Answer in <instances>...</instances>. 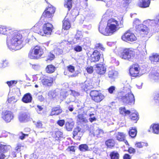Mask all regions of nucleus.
Listing matches in <instances>:
<instances>
[{
    "instance_id": "338daca9",
    "label": "nucleus",
    "mask_w": 159,
    "mask_h": 159,
    "mask_svg": "<svg viewBox=\"0 0 159 159\" xmlns=\"http://www.w3.org/2000/svg\"><path fill=\"white\" fill-rule=\"evenodd\" d=\"M154 99L156 102H159V93L155 95Z\"/></svg>"
},
{
    "instance_id": "2f4dec72",
    "label": "nucleus",
    "mask_w": 159,
    "mask_h": 159,
    "mask_svg": "<svg viewBox=\"0 0 159 159\" xmlns=\"http://www.w3.org/2000/svg\"><path fill=\"white\" fill-rule=\"evenodd\" d=\"M150 129L152 130L154 133L159 134V124H155L152 126L151 125Z\"/></svg>"
},
{
    "instance_id": "774afa93",
    "label": "nucleus",
    "mask_w": 159,
    "mask_h": 159,
    "mask_svg": "<svg viewBox=\"0 0 159 159\" xmlns=\"http://www.w3.org/2000/svg\"><path fill=\"white\" fill-rule=\"evenodd\" d=\"M128 152L130 153H134L136 152L135 149L132 148L130 147L128 149Z\"/></svg>"
},
{
    "instance_id": "aec40b11",
    "label": "nucleus",
    "mask_w": 159,
    "mask_h": 159,
    "mask_svg": "<svg viewBox=\"0 0 159 159\" xmlns=\"http://www.w3.org/2000/svg\"><path fill=\"white\" fill-rule=\"evenodd\" d=\"M151 0H139L138 6L140 7L145 8L149 7Z\"/></svg>"
},
{
    "instance_id": "20e7f679",
    "label": "nucleus",
    "mask_w": 159,
    "mask_h": 159,
    "mask_svg": "<svg viewBox=\"0 0 159 159\" xmlns=\"http://www.w3.org/2000/svg\"><path fill=\"white\" fill-rule=\"evenodd\" d=\"M44 21L40 22L41 25L39 24V22L38 23L35 24L33 27V29L34 31L36 33L39 34L41 36H43L44 34L47 35H50L53 29V25L52 24L49 23H47L44 24L43 30L42 31L39 29V26H41L43 23Z\"/></svg>"
},
{
    "instance_id": "423d86ee",
    "label": "nucleus",
    "mask_w": 159,
    "mask_h": 159,
    "mask_svg": "<svg viewBox=\"0 0 159 159\" xmlns=\"http://www.w3.org/2000/svg\"><path fill=\"white\" fill-rule=\"evenodd\" d=\"M43 49L41 47L36 46L32 48L29 53L28 57L31 59H38L43 54Z\"/></svg>"
},
{
    "instance_id": "13d9d810",
    "label": "nucleus",
    "mask_w": 159,
    "mask_h": 159,
    "mask_svg": "<svg viewBox=\"0 0 159 159\" xmlns=\"http://www.w3.org/2000/svg\"><path fill=\"white\" fill-rule=\"evenodd\" d=\"M74 50L77 52H80L82 50V48L80 46L76 45L74 48Z\"/></svg>"
},
{
    "instance_id": "603ef678",
    "label": "nucleus",
    "mask_w": 159,
    "mask_h": 159,
    "mask_svg": "<svg viewBox=\"0 0 159 159\" xmlns=\"http://www.w3.org/2000/svg\"><path fill=\"white\" fill-rule=\"evenodd\" d=\"M19 138L21 140H23L26 137H27L28 136V134H24L22 132H21L19 134Z\"/></svg>"
},
{
    "instance_id": "7c9ffc66",
    "label": "nucleus",
    "mask_w": 159,
    "mask_h": 159,
    "mask_svg": "<svg viewBox=\"0 0 159 159\" xmlns=\"http://www.w3.org/2000/svg\"><path fill=\"white\" fill-rule=\"evenodd\" d=\"M150 60L153 63L159 62V54H153L150 57Z\"/></svg>"
},
{
    "instance_id": "c756f323",
    "label": "nucleus",
    "mask_w": 159,
    "mask_h": 159,
    "mask_svg": "<svg viewBox=\"0 0 159 159\" xmlns=\"http://www.w3.org/2000/svg\"><path fill=\"white\" fill-rule=\"evenodd\" d=\"M70 27V24L68 18H65L63 21V29L64 30H68Z\"/></svg>"
},
{
    "instance_id": "0e129e2a",
    "label": "nucleus",
    "mask_w": 159,
    "mask_h": 159,
    "mask_svg": "<svg viewBox=\"0 0 159 159\" xmlns=\"http://www.w3.org/2000/svg\"><path fill=\"white\" fill-rule=\"evenodd\" d=\"M43 108L41 106L38 105L36 108V109L38 113H40L41 111H42Z\"/></svg>"
},
{
    "instance_id": "72a5a7b5",
    "label": "nucleus",
    "mask_w": 159,
    "mask_h": 159,
    "mask_svg": "<svg viewBox=\"0 0 159 159\" xmlns=\"http://www.w3.org/2000/svg\"><path fill=\"white\" fill-rule=\"evenodd\" d=\"M134 145L135 148H143L144 146H148V144L147 143L136 142L135 143Z\"/></svg>"
},
{
    "instance_id": "b1692460",
    "label": "nucleus",
    "mask_w": 159,
    "mask_h": 159,
    "mask_svg": "<svg viewBox=\"0 0 159 159\" xmlns=\"http://www.w3.org/2000/svg\"><path fill=\"white\" fill-rule=\"evenodd\" d=\"M62 110L60 107L58 106L56 107H53L52 109V111L50 113L51 116L54 115H58L61 113Z\"/></svg>"
},
{
    "instance_id": "cd10ccee",
    "label": "nucleus",
    "mask_w": 159,
    "mask_h": 159,
    "mask_svg": "<svg viewBox=\"0 0 159 159\" xmlns=\"http://www.w3.org/2000/svg\"><path fill=\"white\" fill-rule=\"evenodd\" d=\"M77 121L80 123L83 124L88 122V119L85 117L83 114H79L78 115Z\"/></svg>"
},
{
    "instance_id": "2eb2a0df",
    "label": "nucleus",
    "mask_w": 159,
    "mask_h": 159,
    "mask_svg": "<svg viewBox=\"0 0 159 159\" xmlns=\"http://www.w3.org/2000/svg\"><path fill=\"white\" fill-rule=\"evenodd\" d=\"M29 114L25 112H21L19 114L18 118L20 122H26L30 118Z\"/></svg>"
},
{
    "instance_id": "9b49d317",
    "label": "nucleus",
    "mask_w": 159,
    "mask_h": 159,
    "mask_svg": "<svg viewBox=\"0 0 159 159\" xmlns=\"http://www.w3.org/2000/svg\"><path fill=\"white\" fill-rule=\"evenodd\" d=\"M11 147L10 146L0 144V159H7L9 157V154H5L4 153L10 150Z\"/></svg>"
},
{
    "instance_id": "052dcab7",
    "label": "nucleus",
    "mask_w": 159,
    "mask_h": 159,
    "mask_svg": "<svg viewBox=\"0 0 159 159\" xmlns=\"http://www.w3.org/2000/svg\"><path fill=\"white\" fill-rule=\"evenodd\" d=\"M30 64L31 65L32 67L35 70H39L40 68V66L39 65H32L30 63Z\"/></svg>"
},
{
    "instance_id": "7ed1b4c3",
    "label": "nucleus",
    "mask_w": 159,
    "mask_h": 159,
    "mask_svg": "<svg viewBox=\"0 0 159 159\" xmlns=\"http://www.w3.org/2000/svg\"><path fill=\"white\" fill-rule=\"evenodd\" d=\"M114 20H109L107 21V25L105 28L106 23L102 21L100 23L99 26V32L104 35L106 36L111 35L116 32V27L114 24H116V22L113 21Z\"/></svg>"
},
{
    "instance_id": "4468645a",
    "label": "nucleus",
    "mask_w": 159,
    "mask_h": 159,
    "mask_svg": "<svg viewBox=\"0 0 159 159\" xmlns=\"http://www.w3.org/2000/svg\"><path fill=\"white\" fill-rule=\"evenodd\" d=\"M82 89L85 91H87L92 88V84L89 80H86L83 83L80 84Z\"/></svg>"
},
{
    "instance_id": "3c124183",
    "label": "nucleus",
    "mask_w": 159,
    "mask_h": 159,
    "mask_svg": "<svg viewBox=\"0 0 159 159\" xmlns=\"http://www.w3.org/2000/svg\"><path fill=\"white\" fill-rule=\"evenodd\" d=\"M95 48L97 49H100L102 51H104L105 50V48L104 47L103 45L100 43H97L95 45Z\"/></svg>"
},
{
    "instance_id": "6e6d98bb",
    "label": "nucleus",
    "mask_w": 159,
    "mask_h": 159,
    "mask_svg": "<svg viewBox=\"0 0 159 159\" xmlns=\"http://www.w3.org/2000/svg\"><path fill=\"white\" fill-rule=\"evenodd\" d=\"M115 90V87L114 86H111L108 89V91L110 94H112Z\"/></svg>"
},
{
    "instance_id": "680f3d73",
    "label": "nucleus",
    "mask_w": 159,
    "mask_h": 159,
    "mask_svg": "<svg viewBox=\"0 0 159 159\" xmlns=\"http://www.w3.org/2000/svg\"><path fill=\"white\" fill-rule=\"evenodd\" d=\"M65 120H58L57 124L60 126H62L65 124Z\"/></svg>"
},
{
    "instance_id": "a878e982",
    "label": "nucleus",
    "mask_w": 159,
    "mask_h": 159,
    "mask_svg": "<svg viewBox=\"0 0 159 159\" xmlns=\"http://www.w3.org/2000/svg\"><path fill=\"white\" fill-rule=\"evenodd\" d=\"M83 133L81 129L79 127H77L75 128L73 132V135L74 137L77 136L78 138H80L82 136Z\"/></svg>"
},
{
    "instance_id": "a19ab883",
    "label": "nucleus",
    "mask_w": 159,
    "mask_h": 159,
    "mask_svg": "<svg viewBox=\"0 0 159 159\" xmlns=\"http://www.w3.org/2000/svg\"><path fill=\"white\" fill-rule=\"evenodd\" d=\"M125 135L123 133L118 132L116 134V138L117 140L121 141L124 140L125 138Z\"/></svg>"
},
{
    "instance_id": "5701e85b",
    "label": "nucleus",
    "mask_w": 159,
    "mask_h": 159,
    "mask_svg": "<svg viewBox=\"0 0 159 159\" xmlns=\"http://www.w3.org/2000/svg\"><path fill=\"white\" fill-rule=\"evenodd\" d=\"M82 37L83 36L81 32L80 31H78L72 40L73 43L75 44L79 42L81 40Z\"/></svg>"
},
{
    "instance_id": "ea45409f",
    "label": "nucleus",
    "mask_w": 159,
    "mask_h": 159,
    "mask_svg": "<svg viewBox=\"0 0 159 159\" xmlns=\"http://www.w3.org/2000/svg\"><path fill=\"white\" fill-rule=\"evenodd\" d=\"M131 118L132 120L137 121L139 119L138 113L135 110H134L131 113Z\"/></svg>"
},
{
    "instance_id": "864d4df0",
    "label": "nucleus",
    "mask_w": 159,
    "mask_h": 159,
    "mask_svg": "<svg viewBox=\"0 0 159 159\" xmlns=\"http://www.w3.org/2000/svg\"><path fill=\"white\" fill-rule=\"evenodd\" d=\"M70 91L71 92L70 94L74 97L78 96L80 95L79 93L78 92L73 90H70Z\"/></svg>"
},
{
    "instance_id": "bb28decb",
    "label": "nucleus",
    "mask_w": 159,
    "mask_h": 159,
    "mask_svg": "<svg viewBox=\"0 0 159 159\" xmlns=\"http://www.w3.org/2000/svg\"><path fill=\"white\" fill-rule=\"evenodd\" d=\"M53 81V79L52 77H48L47 79H43L42 80L43 85L47 86H51Z\"/></svg>"
},
{
    "instance_id": "c85d7f7f",
    "label": "nucleus",
    "mask_w": 159,
    "mask_h": 159,
    "mask_svg": "<svg viewBox=\"0 0 159 159\" xmlns=\"http://www.w3.org/2000/svg\"><path fill=\"white\" fill-rule=\"evenodd\" d=\"M32 98L31 95L30 93H28L24 95L22 98V101L25 103H30L31 102Z\"/></svg>"
},
{
    "instance_id": "4c0bfd02",
    "label": "nucleus",
    "mask_w": 159,
    "mask_h": 159,
    "mask_svg": "<svg viewBox=\"0 0 159 159\" xmlns=\"http://www.w3.org/2000/svg\"><path fill=\"white\" fill-rule=\"evenodd\" d=\"M115 144V142L113 139H109L105 142V144L109 148L113 147Z\"/></svg>"
},
{
    "instance_id": "c03bdc74",
    "label": "nucleus",
    "mask_w": 159,
    "mask_h": 159,
    "mask_svg": "<svg viewBox=\"0 0 159 159\" xmlns=\"http://www.w3.org/2000/svg\"><path fill=\"white\" fill-rule=\"evenodd\" d=\"M9 63L6 60H3L0 64V67L1 68H4L9 66Z\"/></svg>"
},
{
    "instance_id": "58836bf2",
    "label": "nucleus",
    "mask_w": 159,
    "mask_h": 159,
    "mask_svg": "<svg viewBox=\"0 0 159 159\" xmlns=\"http://www.w3.org/2000/svg\"><path fill=\"white\" fill-rule=\"evenodd\" d=\"M64 7L67 8L70 10L72 7V1L71 0H65L64 2Z\"/></svg>"
},
{
    "instance_id": "4d7b16f0",
    "label": "nucleus",
    "mask_w": 159,
    "mask_h": 159,
    "mask_svg": "<svg viewBox=\"0 0 159 159\" xmlns=\"http://www.w3.org/2000/svg\"><path fill=\"white\" fill-rule=\"evenodd\" d=\"M35 124L36 127L38 128H41L43 125L42 122L40 121H37Z\"/></svg>"
},
{
    "instance_id": "6ab92c4d",
    "label": "nucleus",
    "mask_w": 159,
    "mask_h": 159,
    "mask_svg": "<svg viewBox=\"0 0 159 159\" xmlns=\"http://www.w3.org/2000/svg\"><path fill=\"white\" fill-rule=\"evenodd\" d=\"M54 14L51 13H50L49 11H47L46 10H45L42 14V16L40 18V20L39 21V24H40V25L41 24V23H40V22L43 21V20H44V17L51 19L53 16Z\"/></svg>"
},
{
    "instance_id": "a18cd8bd",
    "label": "nucleus",
    "mask_w": 159,
    "mask_h": 159,
    "mask_svg": "<svg viewBox=\"0 0 159 159\" xmlns=\"http://www.w3.org/2000/svg\"><path fill=\"white\" fill-rule=\"evenodd\" d=\"M87 39L88 40L84 41L83 45V47L85 49H87L91 45V41L88 38Z\"/></svg>"
},
{
    "instance_id": "f3484780",
    "label": "nucleus",
    "mask_w": 159,
    "mask_h": 159,
    "mask_svg": "<svg viewBox=\"0 0 159 159\" xmlns=\"http://www.w3.org/2000/svg\"><path fill=\"white\" fill-rule=\"evenodd\" d=\"M84 113L87 116H94L95 114V109L90 107H84L83 108Z\"/></svg>"
},
{
    "instance_id": "412c9836",
    "label": "nucleus",
    "mask_w": 159,
    "mask_h": 159,
    "mask_svg": "<svg viewBox=\"0 0 159 159\" xmlns=\"http://www.w3.org/2000/svg\"><path fill=\"white\" fill-rule=\"evenodd\" d=\"M143 23L148 25L154 26L155 25H159V16H158L156 20H147L143 21Z\"/></svg>"
},
{
    "instance_id": "0eeeda50",
    "label": "nucleus",
    "mask_w": 159,
    "mask_h": 159,
    "mask_svg": "<svg viewBox=\"0 0 159 159\" xmlns=\"http://www.w3.org/2000/svg\"><path fill=\"white\" fill-rule=\"evenodd\" d=\"M84 128L85 129L88 130L90 133L92 132L94 136L98 137H101L103 133L102 129L97 127L94 128L92 125H89L88 124H86L84 125Z\"/></svg>"
},
{
    "instance_id": "8fccbe9b",
    "label": "nucleus",
    "mask_w": 159,
    "mask_h": 159,
    "mask_svg": "<svg viewBox=\"0 0 159 159\" xmlns=\"http://www.w3.org/2000/svg\"><path fill=\"white\" fill-rule=\"evenodd\" d=\"M54 52L57 55L61 54L63 53V50L62 48H61L60 47H58L57 48H55L54 50Z\"/></svg>"
},
{
    "instance_id": "39448f33",
    "label": "nucleus",
    "mask_w": 159,
    "mask_h": 159,
    "mask_svg": "<svg viewBox=\"0 0 159 159\" xmlns=\"http://www.w3.org/2000/svg\"><path fill=\"white\" fill-rule=\"evenodd\" d=\"M140 22L139 19H136L133 22V25H135L137 30L139 32L142 36H145L150 32V29L146 25L139 24Z\"/></svg>"
},
{
    "instance_id": "1a4fd4ad",
    "label": "nucleus",
    "mask_w": 159,
    "mask_h": 159,
    "mask_svg": "<svg viewBox=\"0 0 159 159\" xmlns=\"http://www.w3.org/2000/svg\"><path fill=\"white\" fill-rule=\"evenodd\" d=\"M134 54V52L132 49L127 48L123 50L120 57L122 59L130 61L133 58Z\"/></svg>"
},
{
    "instance_id": "79ce46f5",
    "label": "nucleus",
    "mask_w": 159,
    "mask_h": 159,
    "mask_svg": "<svg viewBox=\"0 0 159 159\" xmlns=\"http://www.w3.org/2000/svg\"><path fill=\"white\" fill-rule=\"evenodd\" d=\"M111 159H119V155L117 152L113 151L111 152L110 154Z\"/></svg>"
},
{
    "instance_id": "c9c22d12",
    "label": "nucleus",
    "mask_w": 159,
    "mask_h": 159,
    "mask_svg": "<svg viewBox=\"0 0 159 159\" xmlns=\"http://www.w3.org/2000/svg\"><path fill=\"white\" fill-rule=\"evenodd\" d=\"M137 133V129L135 128L132 127L129 131V136L132 138H134L136 136Z\"/></svg>"
},
{
    "instance_id": "37998d69",
    "label": "nucleus",
    "mask_w": 159,
    "mask_h": 159,
    "mask_svg": "<svg viewBox=\"0 0 159 159\" xmlns=\"http://www.w3.org/2000/svg\"><path fill=\"white\" fill-rule=\"evenodd\" d=\"M74 123L73 122H66L65 124V126L66 129L68 131H71L73 127Z\"/></svg>"
},
{
    "instance_id": "49530a36",
    "label": "nucleus",
    "mask_w": 159,
    "mask_h": 159,
    "mask_svg": "<svg viewBox=\"0 0 159 159\" xmlns=\"http://www.w3.org/2000/svg\"><path fill=\"white\" fill-rule=\"evenodd\" d=\"M79 148L81 151L85 152L88 150V147L86 144H82L79 146Z\"/></svg>"
},
{
    "instance_id": "4be33fe9",
    "label": "nucleus",
    "mask_w": 159,
    "mask_h": 159,
    "mask_svg": "<svg viewBox=\"0 0 159 159\" xmlns=\"http://www.w3.org/2000/svg\"><path fill=\"white\" fill-rule=\"evenodd\" d=\"M96 70L98 74L102 75L105 73L106 68L103 64H97L96 66Z\"/></svg>"
},
{
    "instance_id": "bf43d9fd",
    "label": "nucleus",
    "mask_w": 159,
    "mask_h": 159,
    "mask_svg": "<svg viewBox=\"0 0 159 159\" xmlns=\"http://www.w3.org/2000/svg\"><path fill=\"white\" fill-rule=\"evenodd\" d=\"M7 102L9 103H12L16 102V100L15 99V97H12L8 98L7 100Z\"/></svg>"
},
{
    "instance_id": "f8f14e48",
    "label": "nucleus",
    "mask_w": 159,
    "mask_h": 159,
    "mask_svg": "<svg viewBox=\"0 0 159 159\" xmlns=\"http://www.w3.org/2000/svg\"><path fill=\"white\" fill-rule=\"evenodd\" d=\"M2 118L6 122H9L13 118L12 112L9 111H4L2 112Z\"/></svg>"
},
{
    "instance_id": "a211bd4d",
    "label": "nucleus",
    "mask_w": 159,
    "mask_h": 159,
    "mask_svg": "<svg viewBox=\"0 0 159 159\" xmlns=\"http://www.w3.org/2000/svg\"><path fill=\"white\" fill-rule=\"evenodd\" d=\"M150 78L156 82L159 81V70L155 68L152 71L151 75H150Z\"/></svg>"
},
{
    "instance_id": "de8ad7c7",
    "label": "nucleus",
    "mask_w": 159,
    "mask_h": 159,
    "mask_svg": "<svg viewBox=\"0 0 159 159\" xmlns=\"http://www.w3.org/2000/svg\"><path fill=\"white\" fill-rule=\"evenodd\" d=\"M55 8L52 5H50L48 7H47L45 10L47 11H49L50 13L54 14L55 11Z\"/></svg>"
},
{
    "instance_id": "f03ea898",
    "label": "nucleus",
    "mask_w": 159,
    "mask_h": 159,
    "mask_svg": "<svg viewBox=\"0 0 159 159\" xmlns=\"http://www.w3.org/2000/svg\"><path fill=\"white\" fill-rule=\"evenodd\" d=\"M118 99L125 104L132 105L135 102V99L130 89L128 88L124 87L123 90L119 93Z\"/></svg>"
},
{
    "instance_id": "69168bd1",
    "label": "nucleus",
    "mask_w": 159,
    "mask_h": 159,
    "mask_svg": "<svg viewBox=\"0 0 159 159\" xmlns=\"http://www.w3.org/2000/svg\"><path fill=\"white\" fill-rule=\"evenodd\" d=\"M86 70L87 72L90 74L92 73L93 71V67L92 66L87 67Z\"/></svg>"
},
{
    "instance_id": "473e14b6",
    "label": "nucleus",
    "mask_w": 159,
    "mask_h": 159,
    "mask_svg": "<svg viewBox=\"0 0 159 159\" xmlns=\"http://www.w3.org/2000/svg\"><path fill=\"white\" fill-rule=\"evenodd\" d=\"M117 75L118 72L115 70H110L108 72V77L111 79H115L117 77Z\"/></svg>"
},
{
    "instance_id": "f257e3e1",
    "label": "nucleus",
    "mask_w": 159,
    "mask_h": 159,
    "mask_svg": "<svg viewBox=\"0 0 159 159\" xmlns=\"http://www.w3.org/2000/svg\"><path fill=\"white\" fill-rule=\"evenodd\" d=\"M22 35L16 31L10 30L7 35V44L11 51H16L22 48Z\"/></svg>"
},
{
    "instance_id": "e433bc0d",
    "label": "nucleus",
    "mask_w": 159,
    "mask_h": 159,
    "mask_svg": "<svg viewBox=\"0 0 159 159\" xmlns=\"http://www.w3.org/2000/svg\"><path fill=\"white\" fill-rule=\"evenodd\" d=\"M55 68L54 66L50 65L47 66L46 68V70L48 73H52L55 71Z\"/></svg>"
},
{
    "instance_id": "e2e57ef3",
    "label": "nucleus",
    "mask_w": 159,
    "mask_h": 159,
    "mask_svg": "<svg viewBox=\"0 0 159 159\" xmlns=\"http://www.w3.org/2000/svg\"><path fill=\"white\" fill-rule=\"evenodd\" d=\"M89 117V120L91 122H92L93 121H95L96 120V118L95 116H88Z\"/></svg>"
},
{
    "instance_id": "f704fd0d",
    "label": "nucleus",
    "mask_w": 159,
    "mask_h": 159,
    "mask_svg": "<svg viewBox=\"0 0 159 159\" xmlns=\"http://www.w3.org/2000/svg\"><path fill=\"white\" fill-rule=\"evenodd\" d=\"M110 20H114L113 21L116 22V24H115V25L116 27V31L117 30H118L120 28H122L123 27V18H122L121 20L120 21V23L119 24L118 23V22L115 20L114 19H111Z\"/></svg>"
},
{
    "instance_id": "09e8293b",
    "label": "nucleus",
    "mask_w": 159,
    "mask_h": 159,
    "mask_svg": "<svg viewBox=\"0 0 159 159\" xmlns=\"http://www.w3.org/2000/svg\"><path fill=\"white\" fill-rule=\"evenodd\" d=\"M84 14L87 17H90L91 18V17L93 18L94 16L93 12L90 10L85 11Z\"/></svg>"
},
{
    "instance_id": "393cba45",
    "label": "nucleus",
    "mask_w": 159,
    "mask_h": 159,
    "mask_svg": "<svg viewBox=\"0 0 159 159\" xmlns=\"http://www.w3.org/2000/svg\"><path fill=\"white\" fill-rule=\"evenodd\" d=\"M12 29L10 28L7 27L5 26L0 25V34H2L6 35L12 30Z\"/></svg>"
},
{
    "instance_id": "6e6552de",
    "label": "nucleus",
    "mask_w": 159,
    "mask_h": 159,
    "mask_svg": "<svg viewBox=\"0 0 159 159\" xmlns=\"http://www.w3.org/2000/svg\"><path fill=\"white\" fill-rule=\"evenodd\" d=\"M92 99L94 102H99L104 98V96L100 91L97 90L91 91L90 93Z\"/></svg>"
},
{
    "instance_id": "5fc2aeb1",
    "label": "nucleus",
    "mask_w": 159,
    "mask_h": 159,
    "mask_svg": "<svg viewBox=\"0 0 159 159\" xmlns=\"http://www.w3.org/2000/svg\"><path fill=\"white\" fill-rule=\"evenodd\" d=\"M67 69L71 73L75 71L74 67L71 65H69L67 66Z\"/></svg>"
},
{
    "instance_id": "dca6fc26",
    "label": "nucleus",
    "mask_w": 159,
    "mask_h": 159,
    "mask_svg": "<svg viewBox=\"0 0 159 159\" xmlns=\"http://www.w3.org/2000/svg\"><path fill=\"white\" fill-rule=\"evenodd\" d=\"M101 54L100 52L97 50H95L91 56L90 58L91 62H95L98 61L99 60Z\"/></svg>"
},
{
    "instance_id": "9d476101",
    "label": "nucleus",
    "mask_w": 159,
    "mask_h": 159,
    "mask_svg": "<svg viewBox=\"0 0 159 159\" xmlns=\"http://www.w3.org/2000/svg\"><path fill=\"white\" fill-rule=\"evenodd\" d=\"M122 39L126 42H133L137 39V38L134 34L130 31H127L121 37Z\"/></svg>"
},
{
    "instance_id": "ddd939ff",
    "label": "nucleus",
    "mask_w": 159,
    "mask_h": 159,
    "mask_svg": "<svg viewBox=\"0 0 159 159\" xmlns=\"http://www.w3.org/2000/svg\"><path fill=\"white\" fill-rule=\"evenodd\" d=\"M139 69L138 64H134L132 65L129 70L131 75L133 77L139 76Z\"/></svg>"
}]
</instances>
